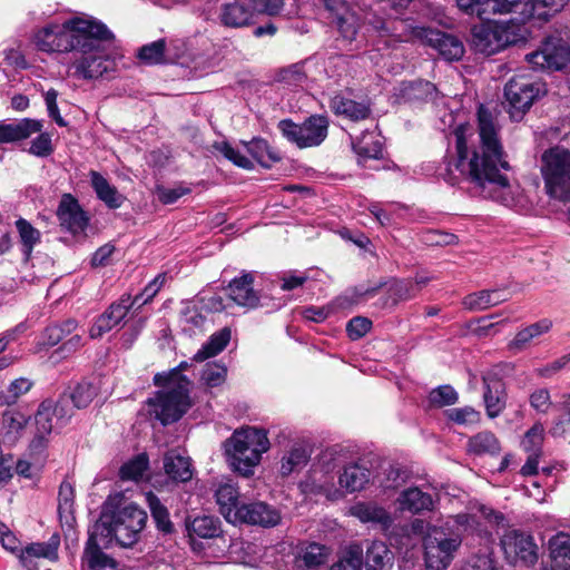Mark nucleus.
Wrapping results in <instances>:
<instances>
[{"instance_id": "52", "label": "nucleus", "mask_w": 570, "mask_h": 570, "mask_svg": "<svg viewBox=\"0 0 570 570\" xmlns=\"http://www.w3.org/2000/svg\"><path fill=\"white\" fill-rule=\"evenodd\" d=\"M405 95L413 100L434 101L439 95L435 85L426 80H415L410 82L405 89Z\"/></svg>"}, {"instance_id": "42", "label": "nucleus", "mask_w": 570, "mask_h": 570, "mask_svg": "<svg viewBox=\"0 0 570 570\" xmlns=\"http://www.w3.org/2000/svg\"><path fill=\"white\" fill-rule=\"evenodd\" d=\"M16 228L22 245L23 255L28 259L31 256L35 246L40 243L41 234L24 218L16 220Z\"/></svg>"}, {"instance_id": "11", "label": "nucleus", "mask_w": 570, "mask_h": 570, "mask_svg": "<svg viewBox=\"0 0 570 570\" xmlns=\"http://www.w3.org/2000/svg\"><path fill=\"white\" fill-rule=\"evenodd\" d=\"M461 537H443L434 528L424 542L426 570H445L461 546Z\"/></svg>"}, {"instance_id": "59", "label": "nucleus", "mask_w": 570, "mask_h": 570, "mask_svg": "<svg viewBox=\"0 0 570 570\" xmlns=\"http://www.w3.org/2000/svg\"><path fill=\"white\" fill-rule=\"evenodd\" d=\"M544 439V429L541 424H534L525 434L521 442L522 449L527 453H541Z\"/></svg>"}, {"instance_id": "53", "label": "nucleus", "mask_w": 570, "mask_h": 570, "mask_svg": "<svg viewBox=\"0 0 570 570\" xmlns=\"http://www.w3.org/2000/svg\"><path fill=\"white\" fill-rule=\"evenodd\" d=\"M550 557L554 561L570 560V534L559 532L549 540Z\"/></svg>"}, {"instance_id": "64", "label": "nucleus", "mask_w": 570, "mask_h": 570, "mask_svg": "<svg viewBox=\"0 0 570 570\" xmlns=\"http://www.w3.org/2000/svg\"><path fill=\"white\" fill-rule=\"evenodd\" d=\"M185 332L193 333L195 330L202 328L205 317L194 306H187L181 311L179 320Z\"/></svg>"}, {"instance_id": "26", "label": "nucleus", "mask_w": 570, "mask_h": 570, "mask_svg": "<svg viewBox=\"0 0 570 570\" xmlns=\"http://www.w3.org/2000/svg\"><path fill=\"white\" fill-rule=\"evenodd\" d=\"M164 471L175 482H187L193 478V465L189 456L183 455L177 450L165 453Z\"/></svg>"}, {"instance_id": "61", "label": "nucleus", "mask_w": 570, "mask_h": 570, "mask_svg": "<svg viewBox=\"0 0 570 570\" xmlns=\"http://www.w3.org/2000/svg\"><path fill=\"white\" fill-rule=\"evenodd\" d=\"M215 149L219 151L226 159L230 160L236 166L244 169H252L253 163L249 158L242 155L237 149L228 142L222 141L214 145Z\"/></svg>"}, {"instance_id": "2", "label": "nucleus", "mask_w": 570, "mask_h": 570, "mask_svg": "<svg viewBox=\"0 0 570 570\" xmlns=\"http://www.w3.org/2000/svg\"><path fill=\"white\" fill-rule=\"evenodd\" d=\"M147 513L136 503H126L116 509L111 515L104 517L100 523H97L87 541L82 562L90 570H101L106 568H116V561L106 554L96 541L98 533L114 537L122 547H131L138 541L141 530L145 528Z\"/></svg>"}, {"instance_id": "46", "label": "nucleus", "mask_w": 570, "mask_h": 570, "mask_svg": "<svg viewBox=\"0 0 570 570\" xmlns=\"http://www.w3.org/2000/svg\"><path fill=\"white\" fill-rule=\"evenodd\" d=\"M28 422L27 416L16 410H7L2 416V428L6 430V439L9 442H14L20 432L26 428Z\"/></svg>"}, {"instance_id": "57", "label": "nucleus", "mask_w": 570, "mask_h": 570, "mask_svg": "<svg viewBox=\"0 0 570 570\" xmlns=\"http://www.w3.org/2000/svg\"><path fill=\"white\" fill-rule=\"evenodd\" d=\"M389 293L394 302L409 301L417 295L413 279L394 281L389 287Z\"/></svg>"}, {"instance_id": "16", "label": "nucleus", "mask_w": 570, "mask_h": 570, "mask_svg": "<svg viewBox=\"0 0 570 570\" xmlns=\"http://www.w3.org/2000/svg\"><path fill=\"white\" fill-rule=\"evenodd\" d=\"M279 511L262 501L242 504L238 508L237 523L273 528L281 522Z\"/></svg>"}, {"instance_id": "10", "label": "nucleus", "mask_w": 570, "mask_h": 570, "mask_svg": "<svg viewBox=\"0 0 570 570\" xmlns=\"http://www.w3.org/2000/svg\"><path fill=\"white\" fill-rule=\"evenodd\" d=\"M538 69H570V43L559 37H549L541 47L525 56Z\"/></svg>"}, {"instance_id": "55", "label": "nucleus", "mask_w": 570, "mask_h": 570, "mask_svg": "<svg viewBox=\"0 0 570 570\" xmlns=\"http://www.w3.org/2000/svg\"><path fill=\"white\" fill-rule=\"evenodd\" d=\"M458 401V393L450 385H442L432 390L429 394V403L433 407L452 405Z\"/></svg>"}, {"instance_id": "62", "label": "nucleus", "mask_w": 570, "mask_h": 570, "mask_svg": "<svg viewBox=\"0 0 570 570\" xmlns=\"http://www.w3.org/2000/svg\"><path fill=\"white\" fill-rule=\"evenodd\" d=\"M459 9L469 16H476L481 20L489 19L490 0H455Z\"/></svg>"}, {"instance_id": "39", "label": "nucleus", "mask_w": 570, "mask_h": 570, "mask_svg": "<svg viewBox=\"0 0 570 570\" xmlns=\"http://www.w3.org/2000/svg\"><path fill=\"white\" fill-rule=\"evenodd\" d=\"M77 328L75 320H67L61 324L48 326L45 330L42 340L38 343L39 350L42 347H52L63 341L67 336L71 335Z\"/></svg>"}, {"instance_id": "58", "label": "nucleus", "mask_w": 570, "mask_h": 570, "mask_svg": "<svg viewBox=\"0 0 570 570\" xmlns=\"http://www.w3.org/2000/svg\"><path fill=\"white\" fill-rule=\"evenodd\" d=\"M226 376L227 367L222 363L214 362L206 364L202 380L207 386L216 387L220 386L226 381Z\"/></svg>"}, {"instance_id": "4", "label": "nucleus", "mask_w": 570, "mask_h": 570, "mask_svg": "<svg viewBox=\"0 0 570 570\" xmlns=\"http://www.w3.org/2000/svg\"><path fill=\"white\" fill-rule=\"evenodd\" d=\"M224 448L230 468L248 476L261 462L262 454L269 449V441L264 430L248 426L236 430Z\"/></svg>"}, {"instance_id": "29", "label": "nucleus", "mask_w": 570, "mask_h": 570, "mask_svg": "<svg viewBox=\"0 0 570 570\" xmlns=\"http://www.w3.org/2000/svg\"><path fill=\"white\" fill-rule=\"evenodd\" d=\"M551 327L552 322L543 318L520 330L513 340L509 342L508 350L514 354L527 350L535 338L548 333Z\"/></svg>"}, {"instance_id": "8", "label": "nucleus", "mask_w": 570, "mask_h": 570, "mask_svg": "<svg viewBox=\"0 0 570 570\" xmlns=\"http://www.w3.org/2000/svg\"><path fill=\"white\" fill-rule=\"evenodd\" d=\"M189 385L186 376H179L177 385H165L166 390L148 400L150 414L164 425L178 421L190 406Z\"/></svg>"}, {"instance_id": "32", "label": "nucleus", "mask_w": 570, "mask_h": 570, "mask_svg": "<svg viewBox=\"0 0 570 570\" xmlns=\"http://www.w3.org/2000/svg\"><path fill=\"white\" fill-rule=\"evenodd\" d=\"M568 3V0H530L524 3V9L520 11L522 23L537 18L547 21L551 16L558 13Z\"/></svg>"}, {"instance_id": "3", "label": "nucleus", "mask_w": 570, "mask_h": 570, "mask_svg": "<svg viewBox=\"0 0 570 570\" xmlns=\"http://www.w3.org/2000/svg\"><path fill=\"white\" fill-rule=\"evenodd\" d=\"M114 33L101 21L92 18L90 28L79 39L72 51L70 68L77 78L91 80L102 77L112 70L114 62L109 58L108 47L112 43Z\"/></svg>"}, {"instance_id": "33", "label": "nucleus", "mask_w": 570, "mask_h": 570, "mask_svg": "<svg viewBox=\"0 0 570 570\" xmlns=\"http://www.w3.org/2000/svg\"><path fill=\"white\" fill-rule=\"evenodd\" d=\"M331 110L351 120H363L370 116V107L365 102L354 101L340 94L334 95L330 100Z\"/></svg>"}, {"instance_id": "38", "label": "nucleus", "mask_w": 570, "mask_h": 570, "mask_svg": "<svg viewBox=\"0 0 570 570\" xmlns=\"http://www.w3.org/2000/svg\"><path fill=\"white\" fill-rule=\"evenodd\" d=\"M355 65H357V59L355 57H330L325 65V72L330 78H334L337 81H342L348 77H354Z\"/></svg>"}, {"instance_id": "43", "label": "nucleus", "mask_w": 570, "mask_h": 570, "mask_svg": "<svg viewBox=\"0 0 570 570\" xmlns=\"http://www.w3.org/2000/svg\"><path fill=\"white\" fill-rule=\"evenodd\" d=\"M309 458L306 449L302 445H295L283 456L279 472L283 476H287L296 470L305 466Z\"/></svg>"}, {"instance_id": "9", "label": "nucleus", "mask_w": 570, "mask_h": 570, "mask_svg": "<svg viewBox=\"0 0 570 570\" xmlns=\"http://www.w3.org/2000/svg\"><path fill=\"white\" fill-rule=\"evenodd\" d=\"M328 126L327 117L321 115H313L302 124H295L291 119L278 122L283 136L298 148L320 146L327 137Z\"/></svg>"}, {"instance_id": "19", "label": "nucleus", "mask_w": 570, "mask_h": 570, "mask_svg": "<svg viewBox=\"0 0 570 570\" xmlns=\"http://www.w3.org/2000/svg\"><path fill=\"white\" fill-rule=\"evenodd\" d=\"M417 35L424 39L429 46L436 49L445 60H459L464 55V46L455 36L429 28L420 29Z\"/></svg>"}, {"instance_id": "34", "label": "nucleus", "mask_w": 570, "mask_h": 570, "mask_svg": "<svg viewBox=\"0 0 570 570\" xmlns=\"http://www.w3.org/2000/svg\"><path fill=\"white\" fill-rule=\"evenodd\" d=\"M371 472L367 468L353 463L346 465L338 476V483L342 489L348 493L361 491L368 483Z\"/></svg>"}, {"instance_id": "23", "label": "nucleus", "mask_w": 570, "mask_h": 570, "mask_svg": "<svg viewBox=\"0 0 570 570\" xmlns=\"http://www.w3.org/2000/svg\"><path fill=\"white\" fill-rule=\"evenodd\" d=\"M320 462L321 471L315 470L311 475L312 485L316 488L317 492L326 493L330 497L333 476L325 475H328L342 464L341 455L337 451L331 449L322 454Z\"/></svg>"}, {"instance_id": "50", "label": "nucleus", "mask_w": 570, "mask_h": 570, "mask_svg": "<svg viewBox=\"0 0 570 570\" xmlns=\"http://www.w3.org/2000/svg\"><path fill=\"white\" fill-rule=\"evenodd\" d=\"M391 552L381 541L372 542L366 550L365 566L366 570H377L386 564L390 560Z\"/></svg>"}, {"instance_id": "22", "label": "nucleus", "mask_w": 570, "mask_h": 570, "mask_svg": "<svg viewBox=\"0 0 570 570\" xmlns=\"http://www.w3.org/2000/svg\"><path fill=\"white\" fill-rule=\"evenodd\" d=\"M128 298H119L114 302L100 316H98L89 330L91 338H98L118 325L128 314Z\"/></svg>"}, {"instance_id": "13", "label": "nucleus", "mask_w": 570, "mask_h": 570, "mask_svg": "<svg viewBox=\"0 0 570 570\" xmlns=\"http://www.w3.org/2000/svg\"><path fill=\"white\" fill-rule=\"evenodd\" d=\"M503 551L514 566L532 567L537 559V544L530 534L519 530H509L501 539Z\"/></svg>"}, {"instance_id": "63", "label": "nucleus", "mask_w": 570, "mask_h": 570, "mask_svg": "<svg viewBox=\"0 0 570 570\" xmlns=\"http://www.w3.org/2000/svg\"><path fill=\"white\" fill-rule=\"evenodd\" d=\"M278 80L289 87L302 86L306 80L303 66L295 63L282 69L278 73Z\"/></svg>"}, {"instance_id": "37", "label": "nucleus", "mask_w": 570, "mask_h": 570, "mask_svg": "<svg viewBox=\"0 0 570 570\" xmlns=\"http://www.w3.org/2000/svg\"><path fill=\"white\" fill-rule=\"evenodd\" d=\"M230 335V330L227 327L214 333L202 348L197 351L193 360L195 362H204L209 357L216 356L227 346Z\"/></svg>"}, {"instance_id": "15", "label": "nucleus", "mask_w": 570, "mask_h": 570, "mask_svg": "<svg viewBox=\"0 0 570 570\" xmlns=\"http://www.w3.org/2000/svg\"><path fill=\"white\" fill-rule=\"evenodd\" d=\"M57 216L60 226L72 235L83 234L89 217L80 207L78 200L70 194H65L59 203Z\"/></svg>"}, {"instance_id": "47", "label": "nucleus", "mask_w": 570, "mask_h": 570, "mask_svg": "<svg viewBox=\"0 0 570 570\" xmlns=\"http://www.w3.org/2000/svg\"><path fill=\"white\" fill-rule=\"evenodd\" d=\"M73 503H75V490L73 487L63 481L60 484L58 492V514L60 520H65L66 523L70 524L73 520Z\"/></svg>"}, {"instance_id": "12", "label": "nucleus", "mask_w": 570, "mask_h": 570, "mask_svg": "<svg viewBox=\"0 0 570 570\" xmlns=\"http://www.w3.org/2000/svg\"><path fill=\"white\" fill-rule=\"evenodd\" d=\"M540 94V85L527 75L512 77L504 88V96L510 105L513 119H519Z\"/></svg>"}, {"instance_id": "24", "label": "nucleus", "mask_w": 570, "mask_h": 570, "mask_svg": "<svg viewBox=\"0 0 570 570\" xmlns=\"http://www.w3.org/2000/svg\"><path fill=\"white\" fill-rule=\"evenodd\" d=\"M256 11L254 6L240 1L224 3L220 8L219 21L225 27L242 28L248 26Z\"/></svg>"}, {"instance_id": "36", "label": "nucleus", "mask_w": 570, "mask_h": 570, "mask_svg": "<svg viewBox=\"0 0 570 570\" xmlns=\"http://www.w3.org/2000/svg\"><path fill=\"white\" fill-rule=\"evenodd\" d=\"M89 176L92 188L101 202L109 208H119L122 205L125 197L119 194L116 187L111 186L101 174L91 170Z\"/></svg>"}, {"instance_id": "27", "label": "nucleus", "mask_w": 570, "mask_h": 570, "mask_svg": "<svg viewBox=\"0 0 570 570\" xmlns=\"http://www.w3.org/2000/svg\"><path fill=\"white\" fill-rule=\"evenodd\" d=\"M254 278L252 274H243L238 278H234L228 286L229 298L237 305L248 308L258 306V296L253 289Z\"/></svg>"}, {"instance_id": "49", "label": "nucleus", "mask_w": 570, "mask_h": 570, "mask_svg": "<svg viewBox=\"0 0 570 570\" xmlns=\"http://www.w3.org/2000/svg\"><path fill=\"white\" fill-rule=\"evenodd\" d=\"M363 564V548L353 543L348 546L342 553L338 561L331 570H361Z\"/></svg>"}, {"instance_id": "18", "label": "nucleus", "mask_w": 570, "mask_h": 570, "mask_svg": "<svg viewBox=\"0 0 570 570\" xmlns=\"http://www.w3.org/2000/svg\"><path fill=\"white\" fill-rule=\"evenodd\" d=\"M60 535L53 533L46 542H32L18 554L24 568L39 566V560L56 562L59 559Z\"/></svg>"}, {"instance_id": "1", "label": "nucleus", "mask_w": 570, "mask_h": 570, "mask_svg": "<svg viewBox=\"0 0 570 570\" xmlns=\"http://www.w3.org/2000/svg\"><path fill=\"white\" fill-rule=\"evenodd\" d=\"M456 157L445 163L440 176L450 185L468 181L484 198L509 206L513 191L507 160L493 115L483 106L478 110V132L470 125L454 130Z\"/></svg>"}, {"instance_id": "44", "label": "nucleus", "mask_w": 570, "mask_h": 570, "mask_svg": "<svg viewBox=\"0 0 570 570\" xmlns=\"http://www.w3.org/2000/svg\"><path fill=\"white\" fill-rule=\"evenodd\" d=\"M97 394L98 387L94 383L82 381L76 384L67 396L73 404V407L85 409L92 402Z\"/></svg>"}, {"instance_id": "45", "label": "nucleus", "mask_w": 570, "mask_h": 570, "mask_svg": "<svg viewBox=\"0 0 570 570\" xmlns=\"http://www.w3.org/2000/svg\"><path fill=\"white\" fill-rule=\"evenodd\" d=\"M247 151L263 167L269 168L272 164L279 160L278 155L273 151L264 139H253L246 144Z\"/></svg>"}, {"instance_id": "41", "label": "nucleus", "mask_w": 570, "mask_h": 570, "mask_svg": "<svg viewBox=\"0 0 570 570\" xmlns=\"http://www.w3.org/2000/svg\"><path fill=\"white\" fill-rule=\"evenodd\" d=\"M353 149L360 157V161L379 159L383 155L382 144L373 132H366L358 140L354 141Z\"/></svg>"}, {"instance_id": "7", "label": "nucleus", "mask_w": 570, "mask_h": 570, "mask_svg": "<svg viewBox=\"0 0 570 570\" xmlns=\"http://www.w3.org/2000/svg\"><path fill=\"white\" fill-rule=\"evenodd\" d=\"M92 18L81 14L65 21L61 26H47L36 33L35 42L41 51L72 52L86 29L90 28Z\"/></svg>"}, {"instance_id": "60", "label": "nucleus", "mask_w": 570, "mask_h": 570, "mask_svg": "<svg viewBox=\"0 0 570 570\" xmlns=\"http://www.w3.org/2000/svg\"><path fill=\"white\" fill-rule=\"evenodd\" d=\"M32 386V383L24 377L13 380L0 394L2 403H14L22 394L27 393Z\"/></svg>"}, {"instance_id": "6", "label": "nucleus", "mask_w": 570, "mask_h": 570, "mask_svg": "<svg viewBox=\"0 0 570 570\" xmlns=\"http://www.w3.org/2000/svg\"><path fill=\"white\" fill-rule=\"evenodd\" d=\"M539 169L546 194L560 202H570V149L556 145L542 151Z\"/></svg>"}, {"instance_id": "17", "label": "nucleus", "mask_w": 570, "mask_h": 570, "mask_svg": "<svg viewBox=\"0 0 570 570\" xmlns=\"http://www.w3.org/2000/svg\"><path fill=\"white\" fill-rule=\"evenodd\" d=\"M55 409L53 401L46 400L40 405L35 415V436L30 442V454H41L48 444V436L55 426Z\"/></svg>"}, {"instance_id": "51", "label": "nucleus", "mask_w": 570, "mask_h": 570, "mask_svg": "<svg viewBox=\"0 0 570 570\" xmlns=\"http://www.w3.org/2000/svg\"><path fill=\"white\" fill-rule=\"evenodd\" d=\"M146 501L150 509L151 515L157 523L158 529H160L164 532H170L173 529V523L170 522L169 513L166 507L151 492H148L146 494Z\"/></svg>"}, {"instance_id": "20", "label": "nucleus", "mask_w": 570, "mask_h": 570, "mask_svg": "<svg viewBox=\"0 0 570 570\" xmlns=\"http://www.w3.org/2000/svg\"><path fill=\"white\" fill-rule=\"evenodd\" d=\"M185 524L193 550H198L200 548L196 538L216 539L223 533L222 522L214 515L204 514L195 518H187Z\"/></svg>"}, {"instance_id": "31", "label": "nucleus", "mask_w": 570, "mask_h": 570, "mask_svg": "<svg viewBox=\"0 0 570 570\" xmlns=\"http://www.w3.org/2000/svg\"><path fill=\"white\" fill-rule=\"evenodd\" d=\"M348 513L362 523H376L383 528H389L392 523L390 513L373 502H357L350 508Z\"/></svg>"}, {"instance_id": "28", "label": "nucleus", "mask_w": 570, "mask_h": 570, "mask_svg": "<svg viewBox=\"0 0 570 570\" xmlns=\"http://www.w3.org/2000/svg\"><path fill=\"white\" fill-rule=\"evenodd\" d=\"M216 502L219 507V512L230 523H237L238 514V498L239 492L235 484L232 482H222L215 491Z\"/></svg>"}, {"instance_id": "5", "label": "nucleus", "mask_w": 570, "mask_h": 570, "mask_svg": "<svg viewBox=\"0 0 570 570\" xmlns=\"http://www.w3.org/2000/svg\"><path fill=\"white\" fill-rule=\"evenodd\" d=\"M528 36L529 30L523 23L513 20L498 22L488 19L471 28L469 42L475 52L491 56L508 46L524 42Z\"/></svg>"}, {"instance_id": "35", "label": "nucleus", "mask_w": 570, "mask_h": 570, "mask_svg": "<svg viewBox=\"0 0 570 570\" xmlns=\"http://www.w3.org/2000/svg\"><path fill=\"white\" fill-rule=\"evenodd\" d=\"M508 299L504 289H483L464 297L463 304L471 311H483Z\"/></svg>"}, {"instance_id": "48", "label": "nucleus", "mask_w": 570, "mask_h": 570, "mask_svg": "<svg viewBox=\"0 0 570 570\" xmlns=\"http://www.w3.org/2000/svg\"><path fill=\"white\" fill-rule=\"evenodd\" d=\"M331 554V550L318 543H309L302 549L299 559L307 568H317L326 563Z\"/></svg>"}, {"instance_id": "14", "label": "nucleus", "mask_w": 570, "mask_h": 570, "mask_svg": "<svg viewBox=\"0 0 570 570\" xmlns=\"http://www.w3.org/2000/svg\"><path fill=\"white\" fill-rule=\"evenodd\" d=\"M325 7L332 14L341 35L353 40L361 24V8L350 0H325Z\"/></svg>"}, {"instance_id": "56", "label": "nucleus", "mask_w": 570, "mask_h": 570, "mask_svg": "<svg viewBox=\"0 0 570 570\" xmlns=\"http://www.w3.org/2000/svg\"><path fill=\"white\" fill-rule=\"evenodd\" d=\"M166 43L160 39L146 45L139 49L138 58L147 65H157L163 62L165 56Z\"/></svg>"}, {"instance_id": "30", "label": "nucleus", "mask_w": 570, "mask_h": 570, "mask_svg": "<svg viewBox=\"0 0 570 570\" xmlns=\"http://www.w3.org/2000/svg\"><path fill=\"white\" fill-rule=\"evenodd\" d=\"M397 503L400 504V510L412 514L431 511L434 505L432 495L416 487L402 491L397 498Z\"/></svg>"}, {"instance_id": "40", "label": "nucleus", "mask_w": 570, "mask_h": 570, "mask_svg": "<svg viewBox=\"0 0 570 570\" xmlns=\"http://www.w3.org/2000/svg\"><path fill=\"white\" fill-rule=\"evenodd\" d=\"M469 452L482 455V454H498L501 450L500 442L495 435L489 431H483L469 440L468 443Z\"/></svg>"}, {"instance_id": "21", "label": "nucleus", "mask_w": 570, "mask_h": 570, "mask_svg": "<svg viewBox=\"0 0 570 570\" xmlns=\"http://www.w3.org/2000/svg\"><path fill=\"white\" fill-rule=\"evenodd\" d=\"M483 400L487 413L490 417H497L505 407V386L503 381L494 372L483 375Z\"/></svg>"}, {"instance_id": "25", "label": "nucleus", "mask_w": 570, "mask_h": 570, "mask_svg": "<svg viewBox=\"0 0 570 570\" xmlns=\"http://www.w3.org/2000/svg\"><path fill=\"white\" fill-rule=\"evenodd\" d=\"M42 127L41 120L30 118H23L10 124L0 122V144L27 139L33 134L40 132Z\"/></svg>"}, {"instance_id": "54", "label": "nucleus", "mask_w": 570, "mask_h": 570, "mask_svg": "<svg viewBox=\"0 0 570 570\" xmlns=\"http://www.w3.org/2000/svg\"><path fill=\"white\" fill-rule=\"evenodd\" d=\"M148 458L146 454H139L132 460L125 463L120 469V478L122 480H138L148 469Z\"/></svg>"}]
</instances>
